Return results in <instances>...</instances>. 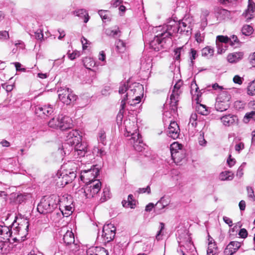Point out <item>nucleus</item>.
<instances>
[{
	"label": "nucleus",
	"instance_id": "nucleus-49",
	"mask_svg": "<svg viewBox=\"0 0 255 255\" xmlns=\"http://www.w3.org/2000/svg\"><path fill=\"white\" fill-rule=\"evenodd\" d=\"M30 34L36 39L41 40L43 38V34L41 29H38L36 31L33 32V34L32 33Z\"/></svg>",
	"mask_w": 255,
	"mask_h": 255
},
{
	"label": "nucleus",
	"instance_id": "nucleus-14",
	"mask_svg": "<svg viewBox=\"0 0 255 255\" xmlns=\"http://www.w3.org/2000/svg\"><path fill=\"white\" fill-rule=\"evenodd\" d=\"M229 44V37L227 36L218 35L216 38V45L218 48V53L224 52L227 48V45Z\"/></svg>",
	"mask_w": 255,
	"mask_h": 255
},
{
	"label": "nucleus",
	"instance_id": "nucleus-36",
	"mask_svg": "<svg viewBox=\"0 0 255 255\" xmlns=\"http://www.w3.org/2000/svg\"><path fill=\"white\" fill-rule=\"evenodd\" d=\"M184 53V47H178L174 50V58L175 60L179 61L182 54Z\"/></svg>",
	"mask_w": 255,
	"mask_h": 255
},
{
	"label": "nucleus",
	"instance_id": "nucleus-37",
	"mask_svg": "<svg viewBox=\"0 0 255 255\" xmlns=\"http://www.w3.org/2000/svg\"><path fill=\"white\" fill-rule=\"evenodd\" d=\"M116 46L117 50L120 53H123L126 50L125 43L120 39L116 41Z\"/></svg>",
	"mask_w": 255,
	"mask_h": 255
},
{
	"label": "nucleus",
	"instance_id": "nucleus-26",
	"mask_svg": "<svg viewBox=\"0 0 255 255\" xmlns=\"http://www.w3.org/2000/svg\"><path fill=\"white\" fill-rule=\"evenodd\" d=\"M58 98L59 100L64 104L68 105V100H67V88H62L58 90ZM70 102V101H69Z\"/></svg>",
	"mask_w": 255,
	"mask_h": 255
},
{
	"label": "nucleus",
	"instance_id": "nucleus-53",
	"mask_svg": "<svg viewBox=\"0 0 255 255\" xmlns=\"http://www.w3.org/2000/svg\"><path fill=\"white\" fill-rule=\"evenodd\" d=\"M141 97L140 96L137 95L134 98H133L131 101H129L128 103L131 106H135L136 104H138L141 101Z\"/></svg>",
	"mask_w": 255,
	"mask_h": 255
},
{
	"label": "nucleus",
	"instance_id": "nucleus-58",
	"mask_svg": "<svg viewBox=\"0 0 255 255\" xmlns=\"http://www.w3.org/2000/svg\"><path fill=\"white\" fill-rule=\"evenodd\" d=\"M76 170L75 169H72L68 170V174L70 176V181H73L76 177Z\"/></svg>",
	"mask_w": 255,
	"mask_h": 255
},
{
	"label": "nucleus",
	"instance_id": "nucleus-59",
	"mask_svg": "<svg viewBox=\"0 0 255 255\" xmlns=\"http://www.w3.org/2000/svg\"><path fill=\"white\" fill-rule=\"evenodd\" d=\"M216 248V245L214 243H212L211 241L209 243V247L207 251V254L210 255L213 254V249Z\"/></svg>",
	"mask_w": 255,
	"mask_h": 255
},
{
	"label": "nucleus",
	"instance_id": "nucleus-15",
	"mask_svg": "<svg viewBox=\"0 0 255 255\" xmlns=\"http://www.w3.org/2000/svg\"><path fill=\"white\" fill-rule=\"evenodd\" d=\"M180 128L175 122H170V124L166 130L167 135L172 138L175 139L179 136Z\"/></svg>",
	"mask_w": 255,
	"mask_h": 255
},
{
	"label": "nucleus",
	"instance_id": "nucleus-10",
	"mask_svg": "<svg viewBox=\"0 0 255 255\" xmlns=\"http://www.w3.org/2000/svg\"><path fill=\"white\" fill-rule=\"evenodd\" d=\"M99 171L97 168H90L82 170L81 172L80 179L85 184H89L99 175Z\"/></svg>",
	"mask_w": 255,
	"mask_h": 255
},
{
	"label": "nucleus",
	"instance_id": "nucleus-45",
	"mask_svg": "<svg viewBox=\"0 0 255 255\" xmlns=\"http://www.w3.org/2000/svg\"><path fill=\"white\" fill-rule=\"evenodd\" d=\"M120 32L119 28L114 29L112 28H108L106 29L105 31V33L107 35L112 37H115L117 36Z\"/></svg>",
	"mask_w": 255,
	"mask_h": 255
},
{
	"label": "nucleus",
	"instance_id": "nucleus-17",
	"mask_svg": "<svg viewBox=\"0 0 255 255\" xmlns=\"http://www.w3.org/2000/svg\"><path fill=\"white\" fill-rule=\"evenodd\" d=\"M241 247L240 242L237 241L231 242L226 248L224 253L226 255H233Z\"/></svg>",
	"mask_w": 255,
	"mask_h": 255
},
{
	"label": "nucleus",
	"instance_id": "nucleus-33",
	"mask_svg": "<svg viewBox=\"0 0 255 255\" xmlns=\"http://www.w3.org/2000/svg\"><path fill=\"white\" fill-rule=\"evenodd\" d=\"M196 110L199 114L202 115L206 116L209 114V111L208 108L204 105L198 104L196 106Z\"/></svg>",
	"mask_w": 255,
	"mask_h": 255
},
{
	"label": "nucleus",
	"instance_id": "nucleus-29",
	"mask_svg": "<svg viewBox=\"0 0 255 255\" xmlns=\"http://www.w3.org/2000/svg\"><path fill=\"white\" fill-rule=\"evenodd\" d=\"M234 173L230 171H223L219 175V179L221 181H230L234 178Z\"/></svg>",
	"mask_w": 255,
	"mask_h": 255
},
{
	"label": "nucleus",
	"instance_id": "nucleus-27",
	"mask_svg": "<svg viewBox=\"0 0 255 255\" xmlns=\"http://www.w3.org/2000/svg\"><path fill=\"white\" fill-rule=\"evenodd\" d=\"M152 67L151 59L142 58L140 62V69L143 71L149 70Z\"/></svg>",
	"mask_w": 255,
	"mask_h": 255
},
{
	"label": "nucleus",
	"instance_id": "nucleus-8",
	"mask_svg": "<svg viewBox=\"0 0 255 255\" xmlns=\"http://www.w3.org/2000/svg\"><path fill=\"white\" fill-rule=\"evenodd\" d=\"M182 85V82L179 80L176 83L172 90V93L170 97V106L171 110L175 111L177 109V103L178 102L179 96L181 93L180 88Z\"/></svg>",
	"mask_w": 255,
	"mask_h": 255
},
{
	"label": "nucleus",
	"instance_id": "nucleus-50",
	"mask_svg": "<svg viewBox=\"0 0 255 255\" xmlns=\"http://www.w3.org/2000/svg\"><path fill=\"white\" fill-rule=\"evenodd\" d=\"M129 86H128V83L124 82V83H121V86L119 88V92L120 94H124L127 91L128 92V89Z\"/></svg>",
	"mask_w": 255,
	"mask_h": 255
},
{
	"label": "nucleus",
	"instance_id": "nucleus-47",
	"mask_svg": "<svg viewBox=\"0 0 255 255\" xmlns=\"http://www.w3.org/2000/svg\"><path fill=\"white\" fill-rule=\"evenodd\" d=\"M24 227H23V225L18 224V226L17 227H16L15 228V229L14 228L13 229L15 230L16 231L18 232L21 231L22 229H24V230H26V232H28L27 230L28 229V227H29V222L27 220H24Z\"/></svg>",
	"mask_w": 255,
	"mask_h": 255
},
{
	"label": "nucleus",
	"instance_id": "nucleus-51",
	"mask_svg": "<svg viewBox=\"0 0 255 255\" xmlns=\"http://www.w3.org/2000/svg\"><path fill=\"white\" fill-rule=\"evenodd\" d=\"M248 93L251 95H255V80L251 83L248 87Z\"/></svg>",
	"mask_w": 255,
	"mask_h": 255
},
{
	"label": "nucleus",
	"instance_id": "nucleus-24",
	"mask_svg": "<svg viewBox=\"0 0 255 255\" xmlns=\"http://www.w3.org/2000/svg\"><path fill=\"white\" fill-rule=\"evenodd\" d=\"M64 208V210H62L60 206L59 208L57 210V212H56V214L59 216H60L62 214L63 217H66L71 215L72 213V207H71V205H65Z\"/></svg>",
	"mask_w": 255,
	"mask_h": 255
},
{
	"label": "nucleus",
	"instance_id": "nucleus-4",
	"mask_svg": "<svg viewBox=\"0 0 255 255\" xmlns=\"http://www.w3.org/2000/svg\"><path fill=\"white\" fill-rule=\"evenodd\" d=\"M69 136L73 138L74 141L73 153L75 156L83 157L87 152V146L86 143L82 142V136L78 130H72L69 132Z\"/></svg>",
	"mask_w": 255,
	"mask_h": 255
},
{
	"label": "nucleus",
	"instance_id": "nucleus-62",
	"mask_svg": "<svg viewBox=\"0 0 255 255\" xmlns=\"http://www.w3.org/2000/svg\"><path fill=\"white\" fill-rule=\"evenodd\" d=\"M9 38V34L6 31H0V40L7 39Z\"/></svg>",
	"mask_w": 255,
	"mask_h": 255
},
{
	"label": "nucleus",
	"instance_id": "nucleus-63",
	"mask_svg": "<svg viewBox=\"0 0 255 255\" xmlns=\"http://www.w3.org/2000/svg\"><path fill=\"white\" fill-rule=\"evenodd\" d=\"M243 80L244 79L239 75H235L233 78V82L239 85H241L243 83Z\"/></svg>",
	"mask_w": 255,
	"mask_h": 255
},
{
	"label": "nucleus",
	"instance_id": "nucleus-16",
	"mask_svg": "<svg viewBox=\"0 0 255 255\" xmlns=\"http://www.w3.org/2000/svg\"><path fill=\"white\" fill-rule=\"evenodd\" d=\"M180 249L177 250L178 253H180L182 255H186V252H193L195 250V247L191 240L187 241L184 245L179 243Z\"/></svg>",
	"mask_w": 255,
	"mask_h": 255
},
{
	"label": "nucleus",
	"instance_id": "nucleus-23",
	"mask_svg": "<svg viewBox=\"0 0 255 255\" xmlns=\"http://www.w3.org/2000/svg\"><path fill=\"white\" fill-rule=\"evenodd\" d=\"M243 55L244 54L242 52H234L228 55L227 59L230 63H236L243 58Z\"/></svg>",
	"mask_w": 255,
	"mask_h": 255
},
{
	"label": "nucleus",
	"instance_id": "nucleus-41",
	"mask_svg": "<svg viewBox=\"0 0 255 255\" xmlns=\"http://www.w3.org/2000/svg\"><path fill=\"white\" fill-rule=\"evenodd\" d=\"M98 140L99 143H102L103 145L106 144V135L104 130H101L98 132Z\"/></svg>",
	"mask_w": 255,
	"mask_h": 255
},
{
	"label": "nucleus",
	"instance_id": "nucleus-19",
	"mask_svg": "<svg viewBox=\"0 0 255 255\" xmlns=\"http://www.w3.org/2000/svg\"><path fill=\"white\" fill-rule=\"evenodd\" d=\"M87 255H108V252L104 248L92 247L87 250Z\"/></svg>",
	"mask_w": 255,
	"mask_h": 255
},
{
	"label": "nucleus",
	"instance_id": "nucleus-40",
	"mask_svg": "<svg viewBox=\"0 0 255 255\" xmlns=\"http://www.w3.org/2000/svg\"><path fill=\"white\" fill-rule=\"evenodd\" d=\"M253 32V28L249 25H244L242 29V35L250 36Z\"/></svg>",
	"mask_w": 255,
	"mask_h": 255
},
{
	"label": "nucleus",
	"instance_id": "nucleus-7",
	"mask_svg": "<svg viewBox=\"0 0 255 255\" xmlns=\"http://www.w3.org/2000/svg\"><path fill=\"white\" fill-rule=\"evenodd\" d=\"M181 145L174 142L170 145V150L172 160L175 163H179L185 158V153L181 149Z\"/></svg>",
	"mask_w": 255,
	"mask_h": 255
},
{
	"label": "nucleus",
	"instance_id": "nucleus-20",
	"mask_svg": "<svg viewBox=\"0 0 255 255\" xmlns=\"http://www.w3.org/2000/svg\"><path fill=\"white\" fill-rule=\"evenodd\" d=\"M255 12V4L249 0L248 8L243 12L242 15L247 21H249L253 17V13Z\"/></svg>",
	"mask_w": 255,
	"mask_h": 255
},
{
	"label": "nucleus",
	"instance_id": "nucleus-34",
	"mask_svg": "<svg viewBox=\"0 0 255 255\" xmlns=\"http://www.w3.org/2000/svg\"><path fill=\"white\" fill-rule=\"evenodd\" d=\"M11 232L9 227L0 226V236H3V239L10 237Z\"/></svg>",
	"mask_w": 255,
	"mask_h": 255
},
{
	"label": "nucleus",
	"instance_id": "nucleus-9",
	"mask_svg": "<svg viewBox=\"0 0 255 255\" xmlns=\"http://www.w3.org/2000/svg\"><path fill=\"white\" fill-rule=\"evenodd\" d=\"M116 228L112 224L105 225L103 227L102 238L104 243L113 240L116 235Z\"/></svg>",
	"mask_w": 255,
	"mask_h": 255
},
{
	"label": "nucleus",
	"instance_id": "nucleus-22",
	"mask_svg": "<svg viewBox=\"0 0 255 255\" xmlns=\"http://www.w3.org/2000/svg\"><path fill=\"white\" fill-rule=\"evenodd\" d=\"M220 120L224 126L230 127L235 123L237 118L234 115L229 114L221 117Z\"/></svg>",
	"mask_w": 255,
	"mask_h": 255
},
{
	"label": "nucleus",
	"instance_id": "nucleus-56",
	"mask_svg": "<svg viewBox=\"0 0 255 255\" xmlns=\"http://www.w3.org/2000/svg\"><path fill=\"white\" fill-rule=\"evenodd\" d=\"M195 39L198 43H201L204 41V36L200 31L196 32L195 35Z\"/></svg>",
	"mask_w": 255,
	"mask_h": 255
},
{
	"label": "nucleus",
	"instance_id": "nucleus-35",
	"mask_svg": "<svg viewBox=\"0 0 255 255\" xmlns=\"http://www.w3.org/2000/svg\"><path fill=\"white\" fill-rule=\"evenodd\" d=\"M67 95H66L67 98V100L70 101H68V105L74 102L77 99V96L73 94L72 91L68 88H67Z\"/></svg>",
	"mask_w": 255,
	"mask_h": 255
},
{
	"label": "nucleus",
	"instance_id": "nucleus-31",
	"mask_svg": "<svg viewBox=\"0 0 255 255\" xmlns=\"http://www.w3.org/2000/svg\"><path fill=\"white\" fill-rule=\"evenodd\" d=\"M229 108V105L227 102L223 101H217L215 104V109L219 112L226 111Z\"/></svg>",
	"mask_w": 255,
	"mask_h": 255
},
{
	"label": "nucleus",
	"instance_id": "nucleus-6",
	"mask_svg": "<svg viewBox=\"0 0 255 255\" xmlns=\"http://www.w3.org/2000/svg\"><path fill=\"white\" fill-rule=\"evenodd\" d=\"M102 183L99 180L92 181L89 184H86L84 187V192L87 198L99 196L101 189Z\"/></svg>",
	"mask_w": 255,
	"mask_h": 255
},
{
	"label": "nucleus",
	"instance_id": "nucleus-30",
	"mask_svg": "<svg viewBox=\"0 0 255 255\" xmlns=\"http://www.w3.org/2000/svg\"><path fill=\"white\" fill-rule=\"evenodd\" d=\"M61 115H58L56 118H53L48 123V126L49 127L53 128H59L60 129V119Z\"/></svg>",
	"mask_w": 255,
	"mask_h": 255
},
{
	"label": "nucleus",
	"instance_id": "nucleus-3",
	"mask_svg": "<svg viewBox=\"0 0 255 255\" xmlns=\"http://www.w3.org/2000/svg\"><path fill=\"white\" fill-rule=\"evenodd\" d=\"M66 198L67 199V197L65 198L63 196L62 198H60L55 194H52L50 196H44L38 204L37 210L41 214L51 213L54 211L57 212L58 205L65 201Z\"/></svg>",
	"mask_w": 255,
	"mask_h": 255
},
{
	"label": "nucleus",
	"instance_id": "nucleus-42",
	"mask_svg": "<svg viewBox=\"0 0 255 255\" xmlns=\"http://www.w3.org/2000/svg\"><path fill=\"white\" fill-rule=\"evenodd\" d=\"M240 40L236 35H233L229 37V44L233 47H237L240 45Z\"/></svg>",
	"mask_w": 255,
	"mask_h": 255
},
{
	"label": "nucleus",
	"instance_id": "nucleus-28",
	"mask_svg": "<svg viewBox=\"0 0 255 255\" xmlns=\"http://www.w3.org/2000/svg\"><path fill=\"white\" fill-rule=\"evenodd\" d=\"M122 205L124 207H130L134 208L135 205V200L133 199V196L132 194H129L128 196V201L125 200L122 201Z\"/></svg>",
	"mask_w": 255,
	"mask_h": 255
},
{
	"label": "nucleus",
	"instance_id": "nucleus-38",
	"mask_svg": "<svg viewBox=\"0 0 255 255\" xmlns=\"http://www.w3.org/2000/svg\"><path fill=\"white\" fill-rule=\"evenodd\" d=\"M110 189L109 188H104L103 189V192L101 197L100 199L101 202H104L110 198Z\"/></svg>",
	"mask_w": 255,
	"mask_h": 255
},
{
	"label": "nucleus",
	"instance_id": "nucleus-2",
	"mask_svg": "<svg viewBox=\"0 0 255 255\" xmlns=\"http://www.w3.org/2000/svg\"><path fill=\"white\" fill-rule=\"evenodd\" d=\"M125 129L127 132V136H131L129 139V144L131 145L135 150L141 152L145 149V145L143 142L141 135L137 132L138 130L137 125L134 122L126 120L124 122Z\"/></svg>",
	"mask_w": 255,
	"mask_h": 255
},
{
	"label": "nucleus",
	"instance_id": "nucleus-12",
	"mask_svg": "<svg viewBox=\"0 0 255 255\" xmlns=\"http://www.w3.org/2000/svg\"><path fill=\"white\" fill-rule=\"evenodd\" d=\"M143 87L142 85L138 83H134L131 85H130L128 89V92L126 95H124L123 98H126V100H128V97L135 96L139 95L141 97H143Z\"/></svg>",
	"mask_w": 255,
	"mask_h": 255
},
{
	"label": "nucleus",
	"instance_id": "nucleus-21",
	"mask_svg": "<svg viewBox=\"0 0 255 255\" xmlns=\"http://www.w3.org/2000/svg\"><path fill=\"white\" fill-rule=\"evenodd\" d=\"M215 14L219 19H225L229 18L230 11L220 7H217L214 8Z\"/></svg>",
	"mask_w": 255,
	"mask_h": 255
},
{
	"label": "nucleus",
	"instance_id": "nucleus-43",
	"mask_svg": "<svg viewBox=\"0 0 255 255\" xmlns=\"http://www.w3.org/2000/svg\"><path fill=\"white\" fill-rule=\"evenodd\" d=\"M170 202V200L168 197L163 196L158 201V205H161V208H165L169 204Z\"/></svg>",
	"mask_w": 255,
	"mask_h": 255
},
{
	"label": "nucleus",
	"instance_id": "nucleus-54",
	"mask_svg": "<svg viewBox=\"0 0 255 255\" xmlns=\"http://www.w3.org/2000/svg\"><path fill=\"white\" fill-rule=\"evenodd\" d=\"M154 212L156 215H159L162 213L164 211H163V209L164 208H161V205H158V202L156 203V204L154 205Z\"/></svg>",
	"mask_w": 255,
	"mask_h": 255
},
{
	"label": "nucleus",
	"instance_id": "nucleus-55",
	"mask_svg": "<svg viewBox=\"0 0 255 255\" xmlns=\"http://www.w3.org/2000/svg\"><path fill=\"white\" fill-rule=\"evenodd\" d=\"M126 101L127 100H126V98H123L122 101H121V108H120V111H119L118 114L123 115V116H124L125 106H126Z\"/></svg>",
	"mask_w": 255,
	"mask_h": 255
},
{
	"label": "nucleus",
	"instance_id": "nucleus-46",
	"mask_svg": "<svg viewBox=\"0 0 255 255\" xmlns=\"http://www.w3.org/2000/svg\"><path fill=\"white\" fill-rule=\"evenodd\" d=\"M198 115L196 113H192L191 115L189 125H191L192 127H196L197 125Z\"/></svg>",
	"mask_w": 255,
	"mask_h": 255
},
{
	"label": "nucleus",
	"instance_id": "nucleus-48",
	"mask_svg": "<svg viewBox=\"0 0 255 255\" xmlns=\"http://www.w3.org/2000/svg\"><path fill=\"white\" fill-rule=\"evenodd\" d=\"M68 170H66L65 173H63V175L62 177V185H65L70 182H72V181H70V176L68 174Z\"/></svg>",
	"mask_w": 255,
	"mask_h": 255
},
{
	"label": "nucleus",
	"instance_id": "nucleus-13",
	"mask_svg": "<svg viewBox=\"0 0 255 255\" xmlns=\"http://www.w3.org/2000/svg\"><path fill=\"white\" fill-rule=\"evenodd\" d=\"M54 112V106L48 104L43 106H37L35 107V114L39 117L48 116Z\"/></svg>",
	"mask_w": 255,
	"mask_h": 255
},
{
	"label": "nucleus",
	"instance_id": "nucleus-52",
	"mask_svg": "<svg viewBox=\"0 0 255 255\" xmlns=\"http://www.w3.org/2000/svg\"><path fill=\"white\" fill-rule=\"evenodd\" d=\"M247 190L248 197L251 199L253 201H254L255 200V196L253 188L251 187L248 186L247 187Z\"/></svg>",
	"mask_w": 255,
	"mask_h": 255
},
{
	"label": "nucleus",
	"instance_id": "nucleus-1",
	"mask_svg": "<svg viewBox=\"0 0 255 255\" xmlns=\"http://www.w3.org/2000/svg\"><path fill=\"white\" fill-rule=\"evenodd\" d=\"M192 29V24L188 18H184L179 21L170 20L167 24L154 28V31H156L157 34L153 40L149 41V47L155 51L166 49L168 47L167 43L170 42V37L173 34L179 32L189 36L191 34Z\"/></svg>",
	"mask_w": 255,
	"mask_h": 255
},
{
	"label": "nucleus",
	"instance_id": "nucleus-18",
	"mask_svg": "<svg viewBox=\"0 0 255 255\" xmlns=\"http://www.w3.org/2000/svg\"><path fill=\"white\" fill-rule=\"evenodd\" d=\"M60 129L65 130L71 128L73 126L72 120L69 117L61 115Z\"/></svg>",
	"mask_w": 255,
	"mask_h": 255
},
{
	"label": "nucleus",
	"instance_id": "nucleus-64",
	"mask_svg": "<svg viewBox=\"0 0 255 255\" xmlns=\"http://www.w3.org/2000/svg\"><path fill=\"white\" fill-rule=\"evenodd\" d=\"M239 235L242 238L245 239L247 237L248 233L246 229L243 228L240 230Z\"/></svg>",
	"mask_w": 255,
	"mask_h": 255
},
{
	"label": "nucleus",
	"instance_id": "nucleus-61",
	"mask_svg": "<svg viewBox=\"0 0 255 255\" xmlns=\"http://www.w3.org/2000/svg\"><path fill=\"white\" fill-rule=\"evenodd\" d=\"M199 144L202 146L205 145L206 143V141L205 140L204 137V132L202 131H200V137H199Z\"/></svg>",
	"mask_w": 255,
	"mask_h": 255
},
{
	"label": "nucleus",
	"instance_id": "nucleus-39",
	"mask_svg": "<svg viewBox=\"0 0 255 255\" xmlns=\"http://www.w3.org/2000/svg\"><path fill=\"white\" fill-rule=\"evenodd\" d=\"M251 121H255V111H252L246 114L244 118V121L248 123Z\"/></svg>",
	"mask_w": 255,
	"mask_h": 255
},
{
	"label": "nucleus",
	"instance_id": "nucleus-44",
	"mask_svg": "<svg viewBox=\"0 0 255 255\" xmlns=\"http://www.w3.org/2000/svg\"><path fill=\"white\" fill-rule=\"evenodd\" d=\"M109 12L107 10H100L98 11V13L103 20H105V21H110V17L109 15Z\"/></svg>",
	"mask_w": 255,
	"mask_h": 255
},
{
	"label": "nucleus",
	"instance_id": "nucleus-57",
	"mask_svg": "<svg viewBox=\"0 0 255 255\" xmlns=\"http://www.w3.org/2000/svg\"><path fill=\"white\" fill-rule=\"evenodd\" d=\"M190 58L191 60V62L193 64V60L195 59L198 56L197 52L196 50L193 48H191L190 52Z\"/></svg>",
	"mask_w": 255,
	"mask_h": 255
},
{
	"label": "nucleus",
	"instance_id": "nucleus-25",
	"mask_svg": "<svg viewBox=\"0 0 255 255\" xmlns=\"http://www.w3.org/2000/svg\"><path fill=\"white\" fill-rule=\"evenodd\" d=\"M74 14L83 19L84 22L87 23L89 19V16L87 11L84 9H80L75 10Z\"/></svg>",
	"mask_w": 255,
	"mask_h": 255
},
{
	"label": "nucleus",
	"instance_id": "nucleus-60",
	"mask_svg": "<svg viewBox=\"0 0 255 255\" xmlns=\"http://www.w3.org/2000/svg\"><path fill=\"white\" fill-rule=\"evenodd\" d=\"M80 56V53L77 51H73L72 53H68V56L70 60H74Z\"/></svg>",
	"mask_w": 255,
	"mask_h": 255
},
{
	"label": "nucleus",
	"instance_id": "nucleus-5",
	"mask_svg": "<svg viewBox=\"0 0 255 255\" xmlns=\"http://www.w3.org/2000/svg\"><path fill=\"white\" fill-rule=\"evenodd\" d=\"M58 235L62 236L60 242L68 247L70 250L74 251L75 248H76L77 245L75 244L74 235L71 231H66V229L63 228L58 232Z\"/></svg>",
	"mask_w": 255,
	"mask_h": 255
},
{
	"label": "nucleus",
	"instance_id": "nucleus-11",
	"mask_svg": "<svg viewBox=\"0 0 255 255\" xmlns=\"http://www.w3.org/2000/svg\"><path fill=\"white\" fill-rule=\"evenodd\" d=\"M74 141L73 138L69 136V132L67 135L66 142L62 143L61 147L58 149V152L61 154L62 156L69 155L73 151L74 148Z\"/></svg>",
	"mask_w": 255,
	"mask_h": 255
},
{
	"label": "nucleus",
	"instance_id": "nucleus-32",
	"mask_svg": "<svg viewBox=\"0 0 255 255\" xmlns=\"http://www.w3.org/2000/svg\"><path fill=\"white\" fill-rule=\"evenodd\" d=\"M214 50L213 48L207 46L202 49L201 54L203 56L211 58L214 54Z\"/></svg>",
	"mask_w": 255,
	"mask_h": 255
}]
</instances>
